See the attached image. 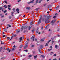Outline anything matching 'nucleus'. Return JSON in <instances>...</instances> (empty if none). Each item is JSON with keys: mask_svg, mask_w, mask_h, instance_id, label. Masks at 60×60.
Here are the masks:
<instances>
[{"mask_svg": "<svg viewBox=\"0 0 60 60\" xmlns=\"http://www.w3.org/2000/svg\"><path fill=\"white\" fill-rule=\"evenodd\" d=\"M51 15H47V17L45 19V23H47L49 19H50V18L51 17Z\"/></svg>", "mask_w": 60, "mask_h": 60, "instance_id": "obj_1", "label": "nucleus"}, {"mask_svg": "<svg viewBox=\"0 0 60 60\" xmlns=\"http://www.w3.org/2000/svg\"><path fill=\"white\" fill-rule=\"evenodd\" d=\"M27 26H23L22 27V28L21 29V31H22L23 30V29H26V28H27Z\"/></svg>", "mask_w": 60, "mask_h": 60, "instance_id": "obj_2", "label": "nucleus"}, {"mask_svg": "<svg viewBox=\"0 0 60 60\" xmlns=\"http://www.w3.org/2000/svg\"><path fill=\"white\" fill-rule=\"evenodd\" d=\"M41 18H40L39 19V21H38V23L39 24H40V23H41Z\"/></svg>", "mask_w": 60, "mask_h": 60, "instance_id": "obj_3", "label": "nucleus"}, {"mask_svg": "<svg viewBox=\"0 0 60 60\" xmlns=\"http://www.w3.org/2000/svg\"><path fill=\"white\" fill-rule=\"evenodd\" d=\"M28 45H25V46L24 47V49H26V48H27V47H28Z\"/></svg>", "mask_w": 60, "mask_h": 60, "instance_id": "obj_4", "label": "nucleus"}, {"mask_svg": "<svg viewBox=\"0 0 60 60\" xmlns=\"http://www.w3.org/2000/svg\"><path fill=\"white\" fill-rule=\"evenodd\" d=\"M40 48L41 49H42L43 48V45H41L40 46Z\"/></svg>", "mask_w": 60, "mask_h": 60, "instance_id": "obj_5", "label": "nucleus"}, {"mask_svg": "<svg viewBox=\"0 0 60 60\" xmlns=\"http://www.w3.org/2000/svg\"><path fill=\"white\" fill-rule=\"evenodd\" d=\"M17 35H13V36L11 37V38L10 39V40H11V39L13 37H13H16V36Z\"/></svg>", "mask_w": 60, "mask_h": 60, "instance_id": "obj_6", "label": "nucleus"}, {"mask_svg": "<svg viewBox=\"0 0 60 60\" xmlns=\"http://www.w3.org/2000/svg\"><path fill=\"white\" fill-rule=\"evenodd\" d=\"M34 0H32V1H30V2H28V4H30V3H33V2Z\"/></svg>", "mask_w": 60, "mask_h": 60, "instance_id": "obj_7", "label": "nucleus"}, {"mask_svg": "<svg viewBox=\"0 0 60 60\" xmlns=\"http://www.w3.org/2000/svg\"><path fill=\"white\" fill-rule=\"evenodd\" d=\"M4 9V8H3V7H1L0 8V10H2V11H3V10Z\"/></svg>", "mask_w": 60, "mask_h": 60, "instance_id": "obj_8", "label": "nucleus"}, {"mask_svg": "<svg viewBox=\"0 0 60 60\" xmlns=\"http://www.w3.org/2000/svg\"><path fill=\"white\" fill-rule=\"evenodd\" d=\"M20 41H19V42H21L22 40V37H21L19 39Z\"/></svg>", "mask_w": 60, "mask_h": 60, "instance_id": "obj_9", "label": "nucleus"}, {"mask_svg": "<svg viewBox=\"0 0 60 60\" xmlns=\"http://www.w3.org/2000/svg\"><path fill=\"white\" fill-rule=\"evenodd\" d=\"M54 21L53 20L51 22V23L52 25H54Z\"/></svg>", "mask_w": 60, "mask_h": 60, "instance_id": "obj_10", "label": "nucleus"}, {"mask_svg": "<svg viewBox=\"0 0 60 60\" xmlns=\"http://www.w3.org/2000/svg\"><path fill=\"white\" fill-rule=\"evenodd\" d=\"M59 6H58L56 8V10H57L59 9Z\"/></svg>", "mask_w": 60, "mask_h": 60, "instance_id": "obj_11", "label": "nucleus"}, {"mask_svg": "<svg viewBox=\"0 0 60 60\" xmlns=\"http://www.w3.org/2000/svg\"><path fill=\"white\" fill-rule=\"evenodd\" d=\"M26 9L27 10H30V9H31V8L29 7H27Z\"/></svg>", "mask_w": 60, "mask_h": 60, "instance_id": "obj_12", "label": "nucleus"}, {"mask_svg": "<svg viewBox=\"0 0 60 60\" xmlns=\"http://www.w3.org/2000/svg\"><path fill=\"white\" fill-rule=\"evenodd\" d=\"M7 50L9 52H11V50H10V49L9 48H8Z\"/></svg>", "mask_w": 60, "mask_h": 60, "instance_id": "obj_13", "label": "nucleus"}, {"mask_svg": "<svg viewBox=\"0 0 60 60\" xmlns=\"http://www.w3.org/2000/svg\"><path fill=\"white\" fill-rule=\"evenodd\" d=\"M31 39L33 40V41H34V36H32V37L31 38Z\"/></svg>", "mask_w": 60, "mask_h": 60, "instance_id": "obj_14", "label": "nucleus"}, {"mask_svg": "<svg viewBox=\"0 0 60 60\" xmlns=\"http://www.w3.org/2000/svg\"><path fill=\"white\" fill-rule=\"evenodd\" d=\"M40 56L41 57H42L43 58H44L45 57V56L44 55H41Z\"/></svg>", "mask_w": 60, "mask_h": 60, "instance_id": "obj_15", "label": "nucleus"}, {"mask_svg": "<svg viewBox=\"0 0 60 60\" xmlns=\"http://www.w3.org/2000/svg\"><path fill=\"white\" fill-rule=\"evenodd\" d=\"M32 55H30L28 56V57H32Z\"/></svg>", "mask_w": 60, "mask_h": 60, "instance_id": "obj_16", "label": "nucleus"}, {"mask_svg": "<svg viewBox=\"0 0 60 60\" xmlns=\"http://www.w3.org/2000/svg\"><path fill=\"white\" fill-rule=\"evenodd\" d=\"M48 43H47L46 44V45H45V46L46 47H47V46H48Z\"/></svg>", "mask_w": 60, "mask_h": 60, "instance_id": "obj_17", "label": "nucleus"}, {"mask_svg": "<svg viewBox=\"0 0 60 60\" xmlns=\"http://www.w3.org/2000/svg\"><path fill=\"white\" fill-rule=\"evenodd\" d=\"M3 7H5V9H6V8L7 7L6 6V5H4V6Z\"/></svg>", "mask_w": 60, "mask_h": 60, "instance_id": "obj_18", "label": "nucleus"}, {"mask_svg": "<svg viewBox=\"0 0 60 60\" xmlns=\"http://www.w3.org/2000/svg\"><path fill=\"white\" fill-rule=\"evenodd\" d=\"M23 45H22L20 47V48H22V47H23Z\"/></svg>", "mask_w": 60, "mask_h": 60, "instance_id": "obj_19", "label": "nucleus"}, {"mask_svg": "<svg viewBox=\"0 0 60 60\" xmlns=\"http://www.w3.org/2000/svg\"><path fill=\"white\" fill-rule=\"evenodd\" d=\"M37 55H36V56H34V58L35 59L36 57H37Z\"/></svg>", "mask_w": 60, "mask_h": 60, "instance_id": "obj_20", "label": "nucleus"}, {"mask_svg": "<svg viewBox=\"0 0 60 60\" xmlns=\"http://www.w3.org/2000/svg\"><path fill=\"white\" fill-rule=\"evenodd\" d=\"M19 8H17L16 9V11L17 12L19 11Z\"/></svg>", "mask_w": 60, "mask_h": 60, "instance_id": "obj_21", "label": "nucleus"}, {"mask_svg": "<svg viewBox=\"0 0 60 60\" xmlns=\"http://www.w3.org/2000/svg\"><path fill=\"white\" fill-rule=\"evenodd\" d=\"M19 32H20V30H18L17 31V33H19Z\"/></svg>", "mask_w": 60, "mask_h": 60, "instance_id": "obj_22", "label": "nucleus"}, {"mask_svg": "<svg viewBox=\"0 0 60 60\" xmlns=\"http://www.w3.org/2000/svg\"><path fill=\"white\" fill-rule=\"evenodd\" d=\"M55 47L56 49H57V45H56L55 46Z\"/></svg>", "mask_w": 60, "mask_h": 60, "instance_id": "obj_23", "label": "nucleus"}, {"mask_svg": "<svg viewBox=\"0 0 60 60\" xmlns=\"http://www.w3.org/2000/svg\"><path fill=\"white\" fill-rule=\"evenodd\" d=\"M39 52H40V53H41V50L40 49H39Z\"/></svg>", "mask_w": 60, "mask_h": 60, "instance_id": "obj_24", "label": "nucleus"}, {"mask_svg": "<svg viewBox=\"0 0 60 60\" xmlns=\"http://www.w3.org/2000/svg\"><path fill=\"white\" fill-rule=\"evenodd\" d=\"M25 45H28V42H26V43Z\"/></svg>", "mask_w": 60, "mask_h": 60, "instance_id": "obj_25", "label": "nucleus"}, {"mask_svg": "<svg viewBox=\"0 0 60 60\" xmlns=\"http://www.w3.org/2000/svg\"><path fill=\"white\" fill-rule=\"evenodd\" d=\"M41 41H44V39H42L41 40Z\"/></svg>", "mask_w": 60, "mask_h": 60, "instance_id": "obj_26", "label": "nucleus"}, {"mask_svg": "<svg viewBox=\"0 0 60 60\" xmlns=\"http://www.w3.org/2000/svg\"><path fill=\"white\" fill-rule=\"evenodd\" d=\"M8 26L9 27H11V26L9 24L8 25Z\"/></svg>", "mask_w": 60, "mask_h": 60, "instance_id": "obj_27", "label": "nucleus"}, {"mask_svg": "<svg viewBox=\"0 0 60 60\" xmlns=\"http://www.w3.org/2000/svg\"><path fill=\"white\" fill-rule=\"evenodd\" d=\"M39 1V0H37L36 2V3H37Z\"/></svg>", "mask_w": 60, "mask_h": 60, "instance_id": "obj_28", "label": "nucleus"}, {"mask_svg": "<svg viewBox=\"0 0 60 60\" xmlns=\"http://www.w3.org/2000/svg\"><path fill=\"white\" fill-rule=\"evenodd\" d=\"M8 10H11V8H10L9 7L8 8Z\"/></svg>", "mask_w": 60, "mask_h": 60, "instance_id": "obj_29", "label": "nucleus"}, {"mask_svg": "<svg viewBox=\"0 0 60 60\" xmlns=\"http://www.w3.org/2000/svg\"><path fill=\"white\" fill-rule=\"evenodd\" d=\"M56 56V54H55L53 56Z\"/></svg>", "mask_w": 60, "mask_h": 60, "instance_id": "obj_30", "label": "nucleus"}, {"mask_svg": "<svg viewBox=\"0 0 60 60\" xmlns=\"http://www.w3.org/2000/svg\"><path fill=\"white\" fill-rule=\"evenodd\" d=\"M35 10L36 11H38V8H36Z\"/></svg>", "mask_w": 60, "mask_h": 60, "instance_id": "obj_31", "label": "nucleus"}, {"mask_svg": "<svg viewBox=\"0 0 60 60\" xmlns=\"http://www.w3.org/2000/svg\"><path fill=\"white\" fill-rule=\"evenodd\" d=\"M7 11L6 10H5L4 11V13H5Z\"/></svg>", "mask_w": 60, "mask_h": 60, "instance_id": "obj_32", "label": "nucleus"}, {"mask_svg": "<svg viewBox=\"0 0 60 60\" xmlns=\"http://www.w3.org/2000/svg\"><path fill=\"white\" fill-rule=\"evenodd\" d=\"M15 50V49L14 48H13L12 49V51H13V50Z\"/></svg>", "mask_w": 60, "mask_h": 60, "instance_id": "obj_33", "label": "nucleus"}, {"mask_svg": "<svg viewBox=\"0 0 60 60\" xmlns=\"http://www.w3.org/2000/svg\"><path fill=\"white\" fill-rule=\"evenodd\" d=\"M45 19V18H43V19H42V21H44V19Z\"/></svg>", "mask_w": 60, "mask_h": 60, "instance_id": "obj_34", "label": "nucleus"}, {"mask_svg": "<svg viewBox=\"0 0 60 60\" xmlns=\"http://www.w3.org/2000/svg\"><path fill=\"white\" fill-rule=\"evenodd\" d=\"M32 23H33V22H31L30 23V25H32Z\"/></svg>", "mask_w": 60, "mask_h": 60, "instance_id": "obj_35", "label": "nucleus"}, {"mask_svg": "<svg viewBox=\"0 0 60 60\" xmlns=\"http://www.w3.org/2000/svg\"><path fill=\"white\" fill-rule=\"evenodd\" d=\"M41 0H40L39 2V3H41Z\"/></svg>", "mask_w": 60, "mask_h": 60, "instance_id": "obj_36", "label": "nucleus"}, {"mask_svg": "<svg viewBox=\"0 0 60 60\" xmlns=\"http://www.w3.org/2000/svg\"><path fill=\"white\" fill-rule=\"evenodd\" d=\"M54 41H52V44H53V43H54Z\"/></svg>", "mask_w": 60, "mask_h": 60, "instance_id": "obj_37", "label": "nucleus"}, {"mask_svg": "<svg viewBox=\"0 0 60 60\" xmlns=\"http://www.w3.org/2000/svg\"><path fill=\"white\" fill-rule=\"evenodd\" d=\"M31 47H34V45H32Z\"/></svg>", "mask_w": 60, "mask_h": 60, "instance_id": "obj_38", "label": "nucleus"}, {"mask_svg": "<svg viewBox=\"0 0 60 60\" xmlns=\"http://www.w3.org/2000/svg\"><path fill=\"white\" fill-rule=\"evenodd\" d=\"M21 0H19L18 1V2H20L21 1Z\"/></svg>", "mask_w": 60, "mask_h": 60, "instance_id": "obj_39", "label": "nucleus"}, {"mask_svg": "<svg viewBox=\"0 0 60 60\" xmlns=\"http://www.w3.org/2000/svg\"><path fill=\"white\" fill-rule=\"evenodd\" d=\"M4 3H5L6 4H7V1H5L4 2Z\"/></svg>", "mask_w": 60, "mask_h": 60, "instance_id": "obj_40", "label": "nucleus"}, {"mask_svg": "<svg viewBox=\"0 0 60 60\" xmlns=\"http://www.w3.org/2000/svg\"><path fill=\"white\" fill-rule=\"evenodd\" d=\"M56 16H54L53 17V18L54 19H55L56 18Z\"/></svg>", "mask_w": 60, "mask_h": 60, "instance_id": "obj_41", "label": "nucleus"}, {"mask_svg": "<svg viewBox=\"0 0 60 60\" xmlns=\"http://www.w3.org/2000/svg\"><path fill=\"white\" fill-rule=\"evenodd\" d=\"M50 41H51V40H50L48 41V42L47 43H49V42Z\"/></svg>", "mask_w": 60, "mask_h": 60, "instance_id": "obj_42", "label": "nucleus"}, {"mask_svg": "<svg viewBox=\"0 0 60 60\" xmlns=\"http://www.w3.org/2000/svg\"><path fill=\"white\" fill-rule=\"evenodd\" d=\"M27 51H28V50H24V51H25L26 52H27Z\"/></svg>", "mask_w": 60, "mask_h": 60, "instance_id": "obj_43", "label": "nucleus"}, {"mask_svg": "<svg viewBox=\"0 0 60 60\" xmlns=\"http://www.w3.org/2000/svg\"><path fill=\"white\" fill-rule=\"evenodd\" d=\"M44 17H45H45H46V15H44Z\"/></svg>", "mask_w": 60, "mask_h": 60, "instance_id": "obj_44", "label": "nucleus"}, {"mask_svg": "<svg viewBox=\"0 0 60 60\" xmlns=\"http://www.w3.org/2000/svg\"><path fill=\"white\" fill-rule=\"evenodd\" d=\"M32 32L33 33L34 32V30H32Z\"/></svg>", "mask_w": 60, "mask_h": 60, "instance_id": "obj_45", "label": "nucleus"}, {"mask_svg": "<svg viewBox=\"0 0 60 60\" xmlns=\"http://www.w3.org/2000/svg\"><path fill=\"white\" fill-rule=\"evenodd\" d=\"M52 50V49H48L49 51L50 50Z\"/></svg>", "mask_w": 60, "mask_h": 60, "instance_id": "obj_46", "label": "nucleus"}, {"mask_svg": "<svg viewBox=\"0 0 60 60\" xmlns=\"http://www.w3.org/2000/svg\"><path fill=\"white\" fill-rule=\"evenodd\" d=\"M36 32L37 33H38V30H37L36 31Z\"/></svg>", "mask_w": 60, "mask_h": 60, "instance_id": "obj_47", "label": "nucleus"}, {"mask_svg": "<svg viewBox=\"0 0 60 60\" xmlns=\"http://www.w3.org/2000/svg\"><path fill=\"white\" fill-rule=\"evenodd\" d=\"M41 29H43V27H42L41 28Z\"/></svg>", "mask_w": 60, "mask_h": 60, "instance_id": "obj_48", "label": "nucleus"}, {"mask_svg": "<svg viewBox=\"0 0 60 60\" xmlns=\"http://www.w3.org/2000/svg\"><path fill=\"white\" fill-rule=\"evenodd\" d=\"M50 48L51 49H52V46H51L50 47Z\"/></svg>", "mask_w": 60, "mask_h": 60, "instance_id": "obj_49", "label": "nucleus"}, {"mask_svg": "<svg viewBox=\"0 0 60 60\" xmlns=\"http://www.w3.org/2000/svg\"><path fill=\"white\" fill-rule=\"evenodd\" d=\"M57 15V13H56L55 14V15Z\"/></svg>", "mask_w": 60, "mask_h": 60, "instance_id": "obj_50", "label": "nucleus"}, {"mask_svg": "<svg viewBox=\"0 0 60 60\" xmlns=\"http://www.w3.org/2000/svg\"><path fill=\"white\" fill-rule=\"evenodd\" d=\"M59 29H58L57 30V31H59Z\"/></svg>", "mask_w": 60, "mask_h": 60, "instance_id": "obj_51", "label": "nucleus"}, {"mask_svg": "<svg viewBox=\"0 0 60 60\" xmlns=\"http://www.w3.org/2000/svg\"><path fill=\"white\" fill-rule=\"evenodd\" d=\"M46 4H44V6H46Z\"/></svg>", "mask_w": 60, "mask_h": 60, "instance_id": "obj_52", "label": "nucleus"}, {"mask_svg": "<svg viewBox=\"0 0 60 60\" xmlns=\"http://www.w3.org/2000/svg\"><path fill=\"white\" fill-rule=\"evenodd\" d=\"M8 7H11V5H8Z\"/></svg>", "mask_w": 60, "mask_h": 60, "instance_id": "obj_53", "label": "nucleus"}, {"mask_svg": "<svg viewBox=\"0 0 60 60\" xmlns=\"http://www.w3.org/2000/svg\"><path fill=\"white\" fill-rule=\"evenodd\" d=\"M0 49H3V47H1L0 48Z\"/></svg>", "mask_w": 60, "mask_h": 60, "instance_id": "obj_54", "label": "nucleus"}, {"mask_svg": "<svg viewBox=\"0 0 60 60\" xmlns=\"http://www.w3.org/2000/svg\"><path fill=\"white\" fill-rule=\"evenodd\" d=\"M15 10V8H13V11H14V10Z\"/></svg>", "mask_w": 60, "mask_h": 60, "instance_id": "obj_55", "label": "nucleus"}, {"mask_svg": "<svg viewBox=\"0 0 60 60\" xmlns=\"http://www.w3.org/2000/svg\"><path fill=\"white\" fill-rule=\"evenodd\" d=\"M10 39V38H8V40H9Z\"/></svg>", "mask_w": 60, "mask_h": 60, "instance_id": "obj_56", "label": "nucleus"}, {"mask_svg": "<svg viewBox=\"0 0 60 60\" xmlns=\"http://www.w3.org/2000/svg\"><path fill=\"white\" fill-rule=\"evenodd\" d=\"M53 60H56V59H53Z\"/></svg>", "mask_w": 60, "mask_h": 60, "instance_id": "obj_57", "label": "nucleus"}, {"mask_svg": "<svg viewBox=\"0 0 60 60\" xmlns=\"http://www.w3.org/2000/svg\"><path fill=\"white\" fill-rule=\"evenodd\" d=\"M35 40L36 41H37V39H35Z\"/></svg>", "mask_w": 60, "mask_h": 60, "instance_id": "obj_58", "label": "nucleus"}, {"mask_svg": "<svg viewBox=\"0 0 60 60\" xmlns=\"http://www.w3.org/2000/svg\"><path fill=\"white\" fill-rule=\"evenodd\" d=\"M31 29V28H30V27H29V30H30Z\"/></svg>", "mask_w": 60, "mask_h": 60, "instance_id": "obj_59", "label": "nucleus"}, {"mask_svg": "<svg viewBox=\"0 0 60 60\" xmlns=\"http://www.w3.org/2000/svg\"><path fill=\"white\" fill-rule=\"evenodd\" d=\"M54 38H51L52 40H54Z\"/></svg>", "mask_w": 60, "mask_h": 60, "instance_id": "obj_60", "label": "nucleus"}, {"mask_svg": "<svg viewBox=\"0 0 60 60\" xmlns=\"http://www.w3.org/2000/svg\"><path fill=\"white\" fill-rule=\"evenodd\" d=\"M4 31H5V32H6V31H7V30H5Z\"/></svg>", "mask_w": 60, "mask_h": 60, "instance_id": "obj_61", "label": "nucleus"}, {"mask_svg": "<svg viewBox=\"0 0 60 60\" xmlns=\"http://www.w3.org/2000/svg\"><path fill=\"white\" fill-rule=\"evenodd\" d=\"M4 43H3V42H2V41H1V44H4Z\"/></svg>", "mask_w": 60, "mask_h": 60, "instance_id": "obj_62", "label": "nucleus"}, {"mask_svg": "<svg viewBox=\"0 0 60 60\" xmlns=\"http://www.w3.org/2000/svg\"><path fill=\"white\" fill-rule=\"evenodd\" d=\"M3 36L4 37H5V35H3Z\"/></svg>", "mask_w": 60, "mask_h": 60, "instance_id": "obj_63", "label": "nucleus"}, {"mask_svg": "<svg viewBox=\"0 0 60 60\" xmlns=\"http://www.w3.org/2000/svg\"><path fill=\"white\" fill-rule=\"evenodd\" d=\"M13 47H14V48H15V46L14 45L13 46Z\"/></svg>", "mask_w": 60, "mask_h": 60, "instance_id": "obj_64", "label": "nucleus"}]
</instances>
